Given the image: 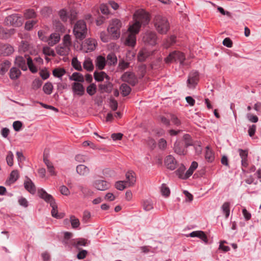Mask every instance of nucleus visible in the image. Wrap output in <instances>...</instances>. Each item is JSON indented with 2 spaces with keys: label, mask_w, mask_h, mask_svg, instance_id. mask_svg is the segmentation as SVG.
<instances>
[{
  "label": "nucleus",
  "mask_w": 261,
  "mask_h": 261,
  "mask_svg": "<svg viewBox=\"0 0 261 261\" xmlns=\"http://www.w3.org/2000/svg\"><path fill=\"white\" fill-rule=\"evenodd\" d=\"M176 36L174 35L171 36L170 38L167 39L164 43L165 48H168L175 42Z\"/></svg>",
  "instance_id": "3c124183"
},
{
  "label": "nucleus",
  "mask_w": 261,
  "mask_h": 261,
  "mask_svg": "<svg viewBox=\"0 0 261 261\" xmlns=\"http://www.w3.org/2000/svg\"><path fill=\"white\" fill-rule=\"evenodd\" d=\"M14 51V49L12 46L10 45H5L3 50V55L5 56H9L12 54Z\"/></svg>",
  "instance_id": "de8ad7c7"
},
{
  "label": "nucleus",
  "mask_w": 261,
  "mask_h": 261,
  "mask_svg": "<svg viewBox=\"0 0 261 261\" xmlns=\"http://www.w3.org/2000/svg\"><path fill=\"white\" fill-rule=\"evenodd\" d=\"M96 45V41L94 39H86L83 45V47L86 48V52L91 51L95 49Z\"/></svg>",
  "instance_id": "dca6fc26"
},
{
  "label": "nucleus",
  "mask_w": 261,
  "mask_h": 261,
  "mask_svg": "<svg viewBox=\"0 0 261 261\" xmlns=\"http://www.w3.org/2000/svg\"><path fill=\"white\" fill-rule=\"evenodd\" d=\"M6 161L9 166H12L13 165V154L11 151H9L8 153Z\"/></svg>",
  "instance_id": "13d9d810"
},
{
  "label": "nucleus",
  "mask_w": 261,
  "mask_h": 261,
  "mask_svg": "<svg viewBox=\"0 0 261 261\" xmlns=\"http://www.w3.org/2000/svg\"><path fill=\"white\" fill-rule=\"evenodd\" d=\"M21 74V71L16 67H12L10 71V77L12 80L18 79Z\"/></svg>",
  "instance_id": "72a5a7b5"
},
{
  "label": "nucleus",
  "mask_w": 261,
  "mask_h": 261,
  "mask_svg": "<svg viewBox=\"0 0 261 261\" xmlns=\"http://www.w3.org/2000/svg\"><path fill=\"white\" fill-rule=\"evenodd\" d=\"M205 159L209 162H212L215 159L213 151L210 149L208 146L206 147V151L205 154Z\"/></svg>",
  "instance_id": "c9c22d12"
},
{
  "label": "nucleus",
  "mask_w": 261,
  "mask_h": 261,
  "mask_svg": "<svg viewBox=\"0 0 261 261\" xmlns=\"http://www.w3.org/2000/svg\"><path fill=\"white\" fill-rule=\"evenodd\" d=\"M19 177V173L17 170H13L10 175L9 178L6 181V184L7 185L15 182Z\"/></svg>",
  "instance_id": "cd10ccee"
},
{
  "label": "nucleus",
  "mask_w": 261,
  "mask_h": 261,
  "mask_svg": "<svg viewBox=\"0 0 261 261\" xmlns=\"http://www.w3.org/2000/svg\"><path fill=\"white\" fill-rule=\"evenodd\" d=\"M15 64L22 70L25 71L28 69L26 64V60L22 57H17L15 60Z\"/></svg>",
  "instance_id": "412c9836"
},
{
  "label": "nucleus",
  "mask_w": 261,
  "mask_h": 261,
  "mask_svg": "<svg viewBox=\"0 0 261 261\" xmlns=\"http://www.w3.org/2000/svg\"><path fill=\"white\" fill-rule=\"evenodd\" d=\"M93 186L96 189L100 191H105L108 189L110 185L106 181L101 179H97L94 180Z\"/></svg>",
  "instance_id": "9d476101"
},
{
  "label": "nucleus",
  "mask_w": 261,
  "mask_h": 261,
  "mask_svg": "<svg viewBox=\"0 0 261 261\" xmlns=\"http://www.w3.org/2000/svg\"><path fill=\"white\" fill-rule=\"evenodd\" d=\"M134 22L129 25L128 33H139L142 24L146 25L150 21V17L146 12L143 10H138L133 15Z\"/></svg>",
  "instance_id": "f257e3e1"
},
{
  "label": "nucleus",
  "mask_w": 261,
  "mask_h": 261,
  "mask_svg": "<svg viewBox=\"0 0 261 261\" xmlns=\"http://www.w3.org/2000/svg\"><path fill=\"white\" fill-rule=\"evenodd\" d=\"M75 159L79 162H86L89 160V158L84 155L78 154L75 156Z\"/></svg>",
  "instance_id": "052dcab7"
},
{
  "label": "nucleus",
  "mask_w": 261,
  "mask_h": 261,
  "mask_svg": "<svg viewBox=\"0 0 261 261\" xmlns=\"http://www.w3.org/2000/svg\"><path fill=\"white\" fill-rule=\"evenodd\" d=\"M129 66V63L125 61L123 59H120L117 67L118 71H122L127 69Z\"/></svg>",
  "instance_id": "ea45409f"
},
{
  "label": "nucleus",
  "mask_w": 261,
  "mask_h": 261,
  "mask_svg": "<svg viewBox=\"0 0 261 261\" xmlns=\"http://www.w3.org/2000/svg\"><path fill=\"white\" fill-rule=\"evenodd\" d=\"M247 118L248 119L252 122H257L258 121V117L255 116L251 114V113H248L247 114Z\"/></svg>",
  "instance_id": "338daca9"
},
{
  "label": "nucleus",
  "mask_w": 261,
  "mask_h": 261,
  "mask_svg": "<svg viewBox=\"0 0 261 261\" xmlns=\"http://www.w3.org/2000/svg\"><path fill=\"white\" fill-rule=\"evenodd\" d=\"M187 237L192 238L197 237L202 240L205 243H208L207 237L204 232L201 230L194 231L191 232Z\"/></svg>",
  "instance_id": "ddd939ff"
},
{
  "label": "nucleus",
  "mask_w": 261,
  "mask_h": 261,
  "mask_svg": "<svg viewBox=\"0 0 261 261\" xmlns=\"http://www.w3.org/2000/svg\"><path fill=\"white\" fill-rule=\"evenodd\" d=\"M136 34H129L125 41L126 45L134 47L136 42Z\"/></svg>",
  "instance_id": "c85d7f7f"
},
{
  "label": "nucleus",
  "mask_w": 261,
  "mask_h": 261,
  "mask_svg": "<svg viewBox=\"0 0 261 261\" xmlns=\"http://www.w3.org/2000/svg\"><path fill=\"white\" fill-rule=\"evenodd\" d=\"M120 89L121 91L122 94L124 96L128 95L131 91L130 87L126 84H122L120 87Z\"/></svg>",
  "instance_id": "79ce46f5"
},
{
  "label": "nucleus",
  "mask_w": 261,
  "mask_h": 261,
  "mask_svg": "<svg viewBox=\"0 0 261 261\" xmlns=\"http://www.w3.org/2000/svg\"><path fill=\"white\" fill-rule=\"evenodd\" d=\"M57 53L60 56H67L70 51V47L64 45L63 46H58L56 48Z\"/></svg>",
  "instance_id": "7c9ffc66"
},
{
  "label": "nucleus",
  "mask_w": 261,
  "mask_h": 261,
  "mask_svg": "<svg viewBox=\"0 0 261 261\" xmlns=\"http://www.w3.org/2000/svg\"><path fill=\"white\" fill-rule=\"evenodd\" d=\"M27 61V65L33 73H36L38 71V66L43 63V60L40 57H36L33 61L28 56H25Z\"/></svg>",
  "instance_id": "39448f33"
},
{
  "label": "nucleus",
  "mask_w": 261,
  "mask_h": 261,
  "mask_svg": "<svg viewBox=\"0 0 261 261\" xmlns=\"http://www.w3.org/2000/svg\"><path fill=\"white\" fill-rule=\"evenodd\" d=\"M185 60V56L182 53L179 51H174L165 58L164 61L166 63H170L178 61L180 62V64L182 65Z\"/></svg>",
  "instance_id": "20e7f679"
},
{
  "label": "nucleus",
  "mask_w": 261,
  "mask_h": 261,
  "mask_svg": "<svg viewBox=\"0 0 261 261\" xmlns=\"http://www.w3.org/2000/svg\"><path fill=\"white\" fill-rule=\"evenodd\" d=\"M222 211L225 215V217L227 218L230 213V204L229 202H226L222 206Z\"/></svg>",
  "instance_id": "8fccbe9b"
},
{
  "label": "nucleus",
  "mask_w": 261,
  "mask_h": 261,
  "mask_svg": "<svg viewBox=\"0 0 261 261\" xmlns=\"http://www.w3.org/2000/svg\"><path fill=\"white\" fill-rule=\"evenodd\" d=\"M156 36L155 34H144L143 40L144 42L151 45L156 43Z\"/></svg>",
  "instance_id": "f3484780"
},
{
  "label": "nucleus",
  "mask_w": 261,
  "mask_h": 261,
  "mask_svg": "<svg viewBox=\"0 0 261 261\" xmlns=\"http://www.w3.org/2000/svg\"><path fill=\"white\" fill-rule=\"evenodd\" d=\"M70 222L73 228H77L80 224L79 220L74 216H71L70 217Z\"/></svg>",
  "instance_id": "603ef678"
},
{
  "label": "nucleus",
  "mask_w": 261,
  "mask_h": 261,
  "mask_svg": "<svg viewBox=\"0 0 261 261\" xmlns=\"http://www.w3.org/2000/svg\"><path fill=\"white\" fill-rule=\"evenodd\" d=\"M69 79L71 81H74L76 82H83L84 81V78L82 74L79 72H74L70 77Z\"/></svg>",
  "instance_id": "e433bc0d"
},
{
  "label": "nucleus",
  "mask_w": 261,
  "mask_h": 261,
  "mask_svg": "<svg viewBox=\"0 0 261 261\" xmlns=\"http://www.w3.org/2000/svg\"><path fill=\"white\" fill-rule=\"evenodd\" d=\"M128 187L124 181H118L115 184V187L119 190H123L126 187Z\"/></svg>",
  "instance_id": "5fc2aeb1"
},
{
  "label": "nucleus",
  "mask_w": 261,
  "mask_h": 261,
  "mask_svg": "<svg viewBox=\"0 0 261 261\" xmlns=\"http://www.w3.org/2000/svg\"><path fill=\"white\" fill-rule=\"evenodd\" d=\"M38 193L39 196L41 198L43 199L46 202H49L50 203V205L52 207L51 213L53 217L60 219L64 217L63 214L58 213L57 205L55 201V199L51 195L48 194L43 189H39Z\"/></svg>",
  "instance_id": "f03ea898"
},
{
  "label": "nucleus",
  "mask_w": 261,
  "mask_h": 261,
  "mask_svg": "<svg viewBox=\"0 0 261 261\" xmlns=\"http://www.w3.org/2000/svg\"><path fill=\"white\" fill-rule=\"evenodd\" d=\"M87 31L86 23L83 20H79L75 24L73 33H85Z\"/></svg>",
  "instance_id": "4468645a"
},
{
  "label": "nucleus",
  "mask_w": 261,
  "mask_h": 261,
  "mask_svg": "<svg viewBox=\"0 0 261 261\" xmlns=\"http://www.w3.org/2000/svg\"><path fill=\"white\" fill-rule=\"evenodd\" d=\"M54 30L59 33H64L65 31V27L62 23L58 20H55L53 22Z\"/></svg>",
  "instance_id": "bb28decb"
},
{
  "label": "nucleus",
  "mask_w": 261,
  "mask_h": 261,
  "mask_svg": "<svg viewBox=\"0 0 261 261\" xmlns=\"http://www.w3.org/2000/svg\"><path fill=\"white\" fill-rule=\"evenodd\" d=\"M84 68L88 71H91L93 69V65L90 59H86L83 64Z\"/></svg>",
  "instance_id": "c03bdc74"
},
{
  "label": "nucleus",
  "mask_w": 261,
  "mask_h": 261,
  "mask_svg": "<svg viewBox=\"0 0 261 261\" xmlns=\"http://www.w3.org/2000/svg\"><path fill=\"white\" fill-rule=\"evenodd\" d=\"M37 14L33 9H29L24 11V17L25 19H31L36 18Z\"/></svg>",
  "instance_id": "58836bf2"
},
{
  "label": "nucleus",
  "mask_w": 261,
  "mask_h": 261,
  "mask_svg": "<svg viewBox=\"0 0 261 261\" xmlns=\"http://www.w3.org/2000/svg\"><path fill=\"white\" fill-rule=\"evenodd\" d=\"M11 62L8 60H5L0 64V74L4 75L8 70L11 66Z\"/></svg>",
  "instance_id": "2f4dec72"
},
{
  "label": "nucleus",
  "mask_w": 261,
  "mask_h": 261,
  "mask_svg": "<svg viewBox=\"0 0 261 261\" xmlns=\"http://www.w3.org/2000/svg\"><path fill=\"white\" fill-rule=\"evenodd\" d=\"M185 146L184 147L182 143L180 141H176L174 145V150L175 152L179 155H184L186 154Z\"/></svg>",
  "instance_id": "6ab92c4d"
},
{
  "label": "nucleus",
  "mask_w": 261,
  "mask_h": 261,
  "mask_svg": "<svg viewBox=\"0 0 261 261\" xmlns=\"http://www.w3.org/2000/svg\"><path fill=\"white\" fill-rule=\"evenodd\" d=\"M164 163L166 167L171 170H173L176 168L177 162L174 158L171 155L165 158Z\"/></svg>",
  "instance_id": "6e6552de"
},
{
  "label": "nucleus",
  "mask_w": 261,
  "mask_h": 261,
  "mask_svg": "<svg viewBox=\"0 0 261 261\" xmlns=\"http://www.w3.org/2000/svg\"><path fill=\"white\" fill-rule=\"evenodd\" d=\"M73 92L79 96H82L85 93V89L83 85L78 82L73 83L72 85Z\"/></svg>",
  "instance_id": "2eb2a0df"
},
{
  "label": "nucleus",
  "mask_w": 261,
  "mask_h": 261,
  "mask_svg": "<svg viewBox=\"0 0 261 261\" xmlns=\"http://www.w3.org/2000/svg\"><path fill=\"white\" fill-rule=\"evenodd\" d=\"M53 88V86L52 84L50 83H47L44 85L43 90L46 94H50L52 92Z\"/></svg>",
  "instance_id": "864d4df0"
},
{
  "label": "nucleus",
  "mask_w": 261,
  "mask_h": 261,
  "mask_svg": "<svg viewBox=\"0 0 261 261\" xmlns=\"http://www.w3.org/2000/svg\"><path fill=\"white\" fill-rule=\"evenodd\" d=\"M122 80L127 82L131 85L134 86L137 82V79L134 73L130 72H125L121 76Z\"/></svg>",
  "instance_id": "0eeeda50"
},
{
  "label": "nucleus",
  "mask_w": 261,
  "mask_h": 261,
  "mask_svg": "<svg viewBox=\"0 0 261 261\" xmlns=\"http://www.w3.org/2000/svg\"><path fill=\"white\" fill-rule=\"evenodd\" d=\"M96 87L94 84L90 85L87 88V92L90 95H93L96 92Z\"/></svg>",
  "instance_id": "4d7b16f0"
},
{
  "label": "nucleus",
  "mask_w": 261,
  "mask_h": 261,
  "mask_svg": "<svg viewBox=\"0 0 261 261\" xmlns=\"http://www.w3.org/2000/svg\"><path fill=\"white\" fill-rule=\"evenodd\" d=\"M142 206L145 211H149L153 209V203L150 199L144 200L142 202Z\"/></svg>",
  "instance_id": "473e14b6"
},
{
  "label": "nucleus",
  "mask_w": 261,
  "mask_h": 261,
  "mask_svg": "<svg viewBox=\"0 0 261 261\" xmlns=\"http://www.w3.org/2000/svg\"><path fill=\"white\" fill-rule=\"evenodd\" d=\"M126 180L124 181L128 187L133 186L136 182L135 173L132 171H128L126 173Z\"/></svg>",
  "instance_id": "a211bd4d"
},
{
  "label": "nucleus",
  "mask_w": 261,
  "mask_h": 261,
  "mask_svg": "<svg viewBox=\"0 0 261 261\" xmlns=\"http://www.w3.org/2000/svg\"><path fill=\"white\" fill-rule=\"evenodd\" d=\"M60 39V34H51L47 41L50 46H53L57 43Z\"/></svg>",
  "instance_id": "a878e982"
},
{
  "label": "nucleus",
  "mask_w": 261,
  "mask_h": 261,
  "mask_svg": "<svg viewBox=\"0 0 261 261\" xmlns=\"http://www.w3.org/2000/svg\"><path fill=\"white\" fill-rule=\"evenodd\" d=\"M59 16L61 19L64 21L66 22L67 20L70 18V20L71 21V23L72 24L73 21V19H74L75 15L74 14H71L70 17L68 15L67 11L65 9H62L59 12Z\"/></svg>",
  "instance_id": "aec40b11"
},
{
  "label": "nucleus",
  "mask_w": 261,
  "mask_h": 261,
  "mask_svg": "<svg viewBox=\"0 0 261 261\" xmlns=\"http://www.w3.org/2000/svg\"><path fill=\"white\" fill-rule=\"evenodd\" d=\"M121 27V23L118 19H114L110 22L108 31L109 33H117Z\"/></svg>",
  "instance_id": "9b49d317"
},
{
  "label": "nucleus",
  "mask_w": 261,
  "mask_h": 261,
  "mask_svg": "<svg viewBox=\"0 0 261 261\" xmlns=\"http://www.w3.org/2000/svg\"><path fill=\"white\" fill-rule=\"evenodd\" d=\"M186 168L184 166L181 165L178 169L176 171V174L178 176V177L182 179H187V177H186V173L184 174V172L185 171Z\"/></svg>",
  "instance_id": "37998d69"
},
{
  "label": "nucleus",
  "mask_w": 261,
  "mask_h": 261,
  "mask_svg": "<svg viewBox=\"0 0 261 261\" xmlns=\"http://www.w3.org/2000/svg\"><path fill=\"white\" fill-rule=\"evenodd\" d=\"M87 240L81 238L71 240V243L72 245L77 247L81 246H86L87 244Z\"/></svg>",
  "instance_id": "4c0bfd02"
},
{
  "label": "nucleus",
  "mask_w": 261,
  "mask_h": 261,
  "mask_svg": "<svg viewBox=\"0 0 261 261\" xmlns=\"http://www.w3.org/2000/svg\"><path fill=\"white\" fill-rule=\"evenodd\" d=\"M183 139L185 142V147H187L189 146H193L194 145V143H193L191 137L189 135H185L183 137Z\"/></svg>",
  "instance_id": "a18cd8bd"
},
{
  "label": "nucleus",
  "mask_w": 261,
  "mask_h": 261,
  "mask_svg": "<svg viewBox=\"0 0 261 261\" xmlns=\"http://www.w3.org/2000/svg\"><path fill=\"white\" fill-rule=\"evenodd\" d=\"M116 35H112L113 34H100V38L103 42H108L112 39H116L119 37L120 34H115Z\"/></svg>",
  "instance_id": "b1692460"
},
{
  "label": "nucleus",
  "mask_w": 261,
  "mask_h": 261,
  "mask_svg": "<svg viewBox=\"0 0 261 261\" xmlns=\"http://www.w3.org/2000/svg\"><path fill=\"white\" fill-rule=\"evenodd\" d=\"M24 186L25 189L31 194H34L36 191V187L32 181V180L28 177H25V180L24 181Z\"/></svg>",
  "instance_id": "f8f14e48"
},
{
  "label": "nucleus",
  "mask_w": 261,
  "mask_h": 261,
  "mask_svg": "<svg viewBox=\"0 0 261 261\" xmlns=\"http://www.w3.org/2000/svg\"><path fill=\"white\" fill-rule=\"evenodd\" d=\"M65 73L66 71L63 68H55L53 71L54 76L57 77H62Z\"/></svg>",
  "instance_id": "49530a36"
},
{
  "label": "nucleus",
  "mask_w": 261,
  "mask_h": 261,
  "mask_svg": "<svg viewBox=\"0 0 261 261\" xmlns=\"http://www.w3.org/2000/svg\"><path fill=\"white\" fill-rule=\"evenodd\" d=\"M161 191L163 196L168 197L170 195V191L169 188L165 184L162 185Z\"/></svg>",
  "instance_id": "6e6d98bb"
},
{
  "label": "nucleus",
  "mask_w": 261,
  "mask_h": 261,
  "mask_svg": "<svg viewBox=\"0 0 261 261\" xmlns=\"http://www.w3.org/2000/svg\"><path fill=\"white\" fill-rule=\"evenodd\" d=\"M170 120L171 122L176 126H179L180 124V121L177 117L173 114L171 115Z\"/></svg>",
  "instance_id": "0e129e2a"
},
{
  "label": "nucleus",
  "mask_w": 261,
  "mask_h": 261,
  "mask_svg": "<svg viewBox=\"0 0 261 261\" xmlns=\"http://www.w3.org/2000/svg\"><path fill=\"white\" fill-rule=\"evenodd\" d=\"M107 63L110 66H115L117 63V58L114 53L109 54L107 56Z\"/></svg>",
  "instance_id": "c756f323"
},
{
  "label": "nucleus",
  "mask_w": 261,
  "mask_h": 261,
  "mask_svg": "<svg viewBox=\"0 0 261 261\" xmlns=\"http://www.w3.org/2000/svg\"><path fill=\"white\" fill-rule=\"evenodd\" d=\"M151 54V53L146 48H143L139 52L138 59L140 62H143L147 57L150 56Z\"/></svg>",
  "instance_id": "393cba45"
},
{
  "label": "nucleus",
  "mask_w": 261,
  "mask_h": 261,
  "mask_svg": "<svg viewBox=\"0 0 261 261\" xmlns=\"http://www.w3.org/2000/svg\"><path fill=\"white\" fill-rule=\"evenodd\" d=\"M64 45L70 47L71 45L70 37L68 34H67L63 39Z\"/></svg>",
  "instance_id": "774afa93"
},
{
  "label": "nucleus",
  "mask_w": 261,
  "mask_h": 261,
  "mask_svg": "<svg viewBox=\"0 0 261 261\" xmlns=\"http://www.w3.org/2000/svg\"><path fill=\"white\" fill-rule=\"evenodd\" d=\"M37 23V21L32 20L27 21L25 23V29L28 31H30L33 28L34 25Z\"/></svg>",
  "instance_id": "bf43d9fd"
},
{
  "label": "nucleus",
  "mask_w": 261,
  "mask_h": 261,
  "mask_svg": "<svg viewBox=\"0 0 261 261\" xmlns=\"http://www.w3.org/2000/svg\"><path fill=\"white\" fill-rule=\"evenodd\" d=\"M107 63L105 57L102 56H99L95 60V65L96 67L99 70L104 69Z\"/></svg>",
  "instance_id": "4be33fe9"
},
{
  "label": "nucleus",
  "mask_w": 261,
  "mask_h": 261,
  "mask_svg": "<svg viewBox=\"0 0 261 261\" xmlns=\"http://www.w3.org/2000/svg\"><path fill=\"white\" fill-rule=\"evenodd\" d=\"M61 193L65 196H68L70 194V191L67 187L65 186H62L60 187Z\"/></svg>",
  "instance_id": "69168bd1"
},
{
  "label": "nucleus",
  "mask_w": 261,
  "mask_h": 261,
  "mask_svg": "<svg viewBox=\"0 0 261 261\" xmlns=\"http://www.w3.org/2000/svg\"><path fill=\"white\" fill-rule=\"evenodd\" d=\"M22 125V123L19 121H15L13 123V128L16 132H18L20 130Z\"/></svg>",
  "instance_id": "e2e57ef3"
},
{
  "label": "nucleus",
  "mask_w": 261,
  "mask_h": 261,
  "mask_svg": "<svg viewBox=\"0 0 261 261\" xmlns=\"http://www.w3.org/2000/svg\"><path fill=\"white\" fill-rule=\"evenodd\" d=\"M198 73L197 71H193L190 73L188 79V86L189 88H194L198 81Z\"/></svg>",
  "instance_id": "1a4fd4ad"
},
{
  "label": "nucleus",
  "mask_w": 261,
  "mask_h": 261,
  "mask_svg": "<svg viewBox=\"0 0 261 261\" xmlns=\"http://www.w3.org/2000/svg\"><path fill=\"white\" fill-rule=\"evenodd\" d=\"M198 163L196 162H193L188 170L186 173V177H189L193 173L194 171L197 168Z\"/></svg>",
  "instance_id": "a19ab883"
},
{
  "label": "nucleus",
  "mask_w": 261,
  "mask_h": 261,
  "mask_svg": "<svg viewBox=\"0 0 261 261\" xmlns=\"http://www.w3.org/2000/svg\"><path fill=\"white\" fill-rule=\"evenodd\" d=\"M76 172L81 176H86L90 172L89 168L82 164L76 166Z\"/></svg>",
  "instance_id": "5701e85b"
},
{
  "label": "nucleus",
  "mask_w": 261,
  "mask_h": 261,
  "mask_svg": "<svg viewBox=\"0 0 261 261\" xmlns=\"http://www.w3.org/2000/svg\"><path fill=\"white\" fill-rule=\"evenodd\" d=\"M42 82L39 79H35L32 83V88L34 89L39 88L42 85Z\"/></svg>",
  "instance_id": "680f3d73"
},
{
  "label": "nucleus",
  "mask_w": 261,
  "mask_h": 261,
  "mask_svg": "<svg viewBox=\"0 0 261 261\" xmlns=\"http://www.w3.org/2000/svg\"><path fill=\"white\" fill-rule=\"evenodd\" d=\"M72 66L78 71H82V68L81 65V63L78 61L76 57H74L71 62Z\"/></svg>",
  "instance_id": "09e8293b"
},
{
  "label": "nucleus",
  "mask_w": 261,
  "mask_h": 261,
  "mask_svg": "<svg viewBox=\"0 0 261 261\" xmlns=\"http://www.w3.org/2000/svg\"><path fill=\"white\" fill-rule=\"evenodd\" d=\"M94 77L96 81L101 82L103 80L104 78L109 80V76L103 71L97 72L95 71L94 73Z\"/></svg>",
  "instance_id": "f704fd0d"
},
{
  "label": "nucleus",
  "mask_w": 261,
  "mask_h": 261,
  "mask_svg": "<svg viewBox=\"0 0 261 261\" xmlns=\"http://www.w3.org/2000/svg\"><path fill=\"white\" fill-rule=\"evenodd\" d=\"M154 24L156 30L162 33H167L168 31L169 26L167 19L160 15H157L154 19Z\"/></svg>",
  "instance_id": "7ed1b4c3"
},
{
  "label": "nucleus",
  "mask_w": 261,
  "mask_h": 261,
  "mask_svg": "<svg viewBox=\"0 0 261 261\" xmlns=\"http://www.w3.org/2000/svg\"><path fill=\"white\" fill-rule=\"evenodd\" d=\"M21 18V17L20 15L14 14L7 16L5 19V22L7 24L18 27L22 24Z\"/></svg>",
  "instance_id": "423d86ee"
}]
</instances>
